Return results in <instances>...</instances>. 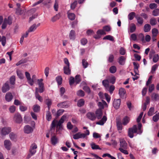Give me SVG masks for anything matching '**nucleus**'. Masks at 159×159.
Wrapping results in <instances>:
<instances>
[{
  "instance_id": "obj_1",
  "label": "nucleus",
  "mask_w": 159,
  "mask_h": 159,
  "mask_svg": "<svg viewBox=\"0 0 159 159\" xmlns=\"http://www.w3.org/2000/svg\"><path fill=\"white\" fill-rule=\"evenodd\" d=\"M120 148L119 150L121 152L125 155L128 154V152L126 150L128 148L127 143L123 138L119 139Z\"/></svg>"
},
{
  "instance_id": "obj_2",
  "label": "nucleus",
  "mask_w": 159,
  "mask_h": 159,
  "mask_svg": "<svg viewBox=\"0 0 159 159\" xmlns=\"http://www.w3.org/2000/svg\"><path fill=\"white\" fill-rule=\"evenodd\" d=\"M137 125H134L132 127L129 129L128 135L130 138H133L134 136V134L137 133Z\"/></svg>"
},
{
  "instance_id": "obj_3",
  "label": "nucleus",
  "mask_w": 159,
  "mask_h": 159,
  "mask_svg": "<svg viewBox=\"0 0 159 159\" xmlns=\"http://www.w3.org/2000/svg\"><path fill=\"white\" fill-rule=\"evenodd\" d=\"M11 131V128L9 127H5L0 129V131L2 135H6L8 134Z\"/></svg>"
},
{
  "instance_id": "obj_4",
  "label": "nucleus",
  "mask_w": 159,
  "mask_h": 159,
  "mask_svg": "<svg viewBox=\"0 0 159 159\" xmlns=\"http://www.w3.org/2000/svg\"><path fill=\"white\" fill-rule=\"evenodd\" d=\"M87 117L89 120L93 121L96 119V116L95 114L92 112H89L86 114Z\"/></svg>"
},
{
  "instance_id": "obj_5",
  "label": "nucleus",
  "mask_w": 159,
  "mask_h": 159,
  "mask_svg": "<svg viewBox=\"0 0 159 159\" xmlns=\"http://www.w3.org/2000/svg\"><path fill=\"white\" fill-rule=\"evenodd\" d=\"M59 142V139L56 135L51 136V143L53 145H55Z\"/></svg>"
},
{
  "instance_id": "obj_6",
  "label": "nucleus",
  "mask_w": 159,
  "mask_h": 159,
  "mask_svg": "<svg viewBox=\"0 0 159 159\" xmlns=\"http://www.w3.org/2000/svg\"><path fill=\"white\" fill-rule=\"evenodd\" d=\"M14 120L18 123H20L22 121V118L21 115L19 113H16L15 115Z\"/></svg>"
},
{
  "instance_id": "obj_7",
  "label": "nucleus",
  "mask_w": 159,
  "mask_h": 159,
  "mask_svg": "<svg viewBox=\"0 0 159 159\" xmlns=\"http://www.w3.org/2000/svg\"><path fill=\"white\" fill-rule=\"evenodd\" d=\"M121 103V100L120 99H115L113 102V105L114 108L116 109L119 108Z\"/></svg>"
},
{
  "instance_id": "obj_8",
  "label": "nucleus",
  "mask_w": 159,
  "mask_h": 159,
  "mask_svg": "<svg viewBox=\"0 0 159 159\" xmlns=\"http://www.w3.org/2000/svg\"><path fill=\"white\" fill-rule=\"evenodd\" d=\"M24 129L25 133L26 134H30L33 131V128L29 125L25 126Z\"/></svg>"
},
{
  "instance_id": "obj_9",
  "label": "nucleus",
  "mask_w": 159,
  "mask_h": 159,
  "mask_svg": "<svg viewBox=\"0 0 159 159\" xmlns=\"http://www.w3.org/2000/svg\"><path fill=\"white\" fill-rule=\"evenodd\" d=\"M98 105L99 107L101 109H103L104 107H107V105L106 102L103 100L101 102H98Z\"/></svg>"
},
{
  "instance_id": "obj_10",
  "label": "nucleus",
  "mask_w": 159,
  "mask_h": 159,
  "mask_svg": "<svg viewBox=\"0 0 159 159\" xmlns=\"http://www.w3.org/2000/svg\"><path fill=\"white\" fill-rule=\"evenodd\" d=\"M66 115H64L62 116L57 125V127L58 126H61V125H62V124L64 123V121L66 120Z\"/></svg>"
},
{
  "instance_id": "obj_11",
  "label": "nucleus",
  "mask_w": 159,
  "mask_h": 159,
  "mask_svg": "<svg viewBox=\"0 0 159 159\" xmlns=\"http://www.w3.org/2000/svg\"><path fill=\"white\" fill-rule=\"evenodd\" d=\"M95 113L96 114V118L97 117L98 119H100L102 115V111L100 109H98L96 111Z\"/></svg>"
},
{
  "instance_id": "obj_12",
  "label": "nucleus",
  "mask_w": 159,
  "mask_h": 159,
  "mask_svg": "<svg viewBox=\"0 0 159 159\" xmlns=\"http://www.w3.org/2000/svg\"><path fill=\"white\" fill-rule=\"evenodd\" d=\"M37 147V146L35 143L32 144L30 150V152H32L33 154H34L36 152V149Z\"/></svg>"
},
{
  "instance_id": "obj_13",
  "label": "nucleus",
  "mask_w": 159,
  "mask_h": 159,
  "mask_svg": "<svg viewBox=\"0 0 159 159\" xmlns=\"http://www.w3.org/2000/svg\"><path fill=\"white\" fill-rule=\"evenodd\" d=\"M4 145L5 148L8 150L11 149V143L10 141L8 140H6L4 142Z\"/></svg>"
},
{
  "instance_id": "obj_14",
  "label": "nucleus",
  "mask_w": 159,
  "mask_h": 159,
  "mask_svg": "<svg viewBox=\"0 0 159 159\" xmlns=\"http://www.w3.org/2000/svg\"><path fill=\"white\" fill-rule=\"evenodd\" d=\"M10 87L8 84L5 83L2 86V91L3 93H5L9 90Z\"/></svg>"
},
{
  "instance_id": "obj_15",
  "label": "nucleus",
  "mask_w": 159,
  "mask_h": 159,
  "mask_svg": "<svg viewBox=\"0 0 159 159\" xmlns=\"http://www.w3.org/2000/svg\"><path fill=\"white\" fill-rule=\"evenodd\" d=\"M64 72L67 75H70L71 74V70L70 69V66H65L63 67Z\"/></svg>"
},
{
  "instance_id": "obj_16",
  "label": "nucleus",
  "mask_w": 159,
  "mask_h": 159,
  "mask_svg": "<svg viewBox=\"0 0 159 159\" xmlns=\"http://www.w3.org/2000/svg\"><path fill=\"white\" fill-rule=\"evenodd\" d=\"M67 14L68 18L70 20H75V15L74 13H71L69 11H67Z\"/></svg>"
},
{
  "instance_id": "obj_17",
  "label": "nucleus",
  "mask_w": 159,
  "mask_h": 159,
  "mask_svg": "<svg viewBox=\"0 0 159 159\" xmlns=\"http://www.w3.org/2000/svg\"><path fill=\"white\" fill-rule=\"evenodd\" d=\"M13 98V96L12 94L10 92L7 93L5 95V99L6 100L9 102L11 101Z\"/></svg>"
},
{
  "instance_id": "obj_18",
  "label": "nucleus",
  "mask_w": 159,
  "mask_h": 159,
  "mask_svg": "<svg viewBox=\"0 0 159 159\" xmlns=\"http://www.w3.org/2000/svg\"><path fill=\"white\" fill-rule=\"evenodd\" d=\"M107 120V117L105 116H104L102 119L100 120L99 121L97 122L96 123V124L100 125H103L106 122Z\"/></svg>"
},
{
  "instance_id": "obj_19",
  "label": "nucleus",
  "mask_w": 159,
  "mask_h": 159,
  "mask_svg": "<svg viewBox=\"0 0 159 159\" xmlns=\"http://www.w3.org/2000/svg\"><path fill=\"white\" fill-rule=\"evenodd\" d=\"M125 93L126 91L124 89L121 88L119 89V93L121 98H124V96Z\"/></svg>"
},
{
  "instance_id": "obj_20",
  "label": "nucleus",
  "mask_w": 159,
  "mask_h": 159,
  "mask_svg": "<svg viewBox=\"0 0 159 159\" xmlns=\"http://www.w3.org/2000/svg\"><path fill=\"white\" fill-rule=\"evenodd\" d=\"M118 62L120 65H123L125 63L126 58L124 56H121L119 58Z\"/></svg>"
},
{
  "instance_id": "obj_21",
  "label": "nucleus",
  "mask_w": 159,
  "mask_h": 159,
  "mask_svg": "<svg viewBox=\"0 0 159 159\" xmlns=\"http://www.w3.org/2000/svg\"><path fill=\"white\" fill-rule=\"evenodd\" d=\"M151 26L149 24H146L143 27V31L145 32H147L150 31Z\"/></svg>"
},
{
  "instance_id": "obj_22",
  "label": "nucleus",
  "mask_w": 159,
  "mask_h": 159,
  "mask_svg": "<svg viewBox=\"0 0 159 159\" xmlns=\"http://www.w3.org/2000/svg\"><path fill=\"white\" fill-rule=\"evenodd\" d=\"M36 91L35 92V97L39 100L40 102H42L43 101V99L42 97L40 96L38 93V88H36Z\"/></svg>"
},
{
  "instance_id": "obj_23",
  "label": "nucleus",
  "mask_w": 159,
  "mask_h": 159,
  "mask_svg": "<svg viewBox=\"0 0 159 159\" xmlns=\"http://www.w3.org/2000/svg\"><path fill=\"white\" fill-rule=\"evenodd\" d=\"M57 106L60 108H66L68 107V105L66 102H65L58 103Z\"/></svg>"
},
{
  "instance_id": "obj_24",
  "label": "nucleus",
  "mask_w": 159,
  "mask_h": 159,
  "mask_svg": "<svg viewBox=\"0 0 159 159\" xmlns=\"http://www.w3.org/2000/svg\"><path fill=\"white\" fill-rule=\"evenodd\" d=\"M28 61L27 58L22 59L16 64V66H18L21 64H24L27 62Z\"/></svg>"
},
{
  "instance_id": "obj_25",
  "label": "nucleus",
  "mask_w": 159,
  "mask_h": 159,
  "mask_svg": "<svg viewBox=\"0 0 159 159\" xmlns=\"http://www.w3.org/2000/svg\"><path fill=\"white\" fill-rule=\"evenodd\" d=\"M135 18L137 20L138 24H139L140 25H142L143 24V20L142 18L139 16H136L135 17Z\"/></svg>"
},
{
  "instance_id": "obj_26",
  "label": "nucleus",
  "mask_w": 159,
  "mask_h": 159,
  "mask_svg": "<svg viewBox=\"0 0 159 159\" xmlns=\"http://www.w3.org/2000/svg\"><path fill=\"white\" fill-rule=\"evenodd\" d=\"M2 42V44L3 46H5L6 43V38L5 36H1L0 35V42Z\"/></svg>"
},
{
  "instance_id": "obj_27",
  "label": "nucleus",
  "mask_w": 159,
  "mask_h": 159,
  "mask_svg": "<svg viewBox=\"0 0 159 159\" xmlns=\"http://www.w3.org/2000/svg\"><path fill=\"white\" fill-rule=\"evenodd\" d=\"M85 101L83 99H80L79 100L77 103V105L79 107L83 106L84 104Z\"/></svg>"
},
{
  "instance_id": "obj_28",
  "label": "nucleus",
  "mask_w": 159,
  "mask_h": 159,
  "mask_svg": "<svg viewBox=\"0 0 159 159\" xmlns=\"http://www.w3.org/2000/svg\"><path fill=\"white\" fill-rule=\"evenodd\" d=\"M109 81L108 80H104L102 81V84L105 88L107 89H109Z\"/></svg>"
},
{
  "instance_id": "obj_29",
  "label": "nucleus",
  "mask_w": 159,
  "mask_h": 159,
  "mask_svg": "<svg viewBox=\"0 0 159 159\" xmlns=\"http://www.w3.org/2000/svg\"><path fill=\"white\" fill-rule=\"evenodd\" d=\"M159 98V95L155 93H153L151 95V98L152 100L156 101L158 100Z\"/></svg>"
},
{
  "instance_id": "obj_30",
  "label": "nucleus",
  "mask_w": 159,
  "mask_h": 159,
  "mask_svg": "<svg viewBox=\"0 0 159 159\" xmlns=\"http://www.w3.org/2000/svg\"><path fill=\"white\" fill-rule=\"evenodd\" d=\"M60 14H56L55 16L53 17L51 19V21L52 22H54L57 20L59 19L60 18Z\"/></svg>"
},
{
  "instance_id": "obj_31",
  "label": "nucleus",
  "mask_w": 159,
  "mask_h": 159,
  "mask_svg": "<svg viewBox=\"0 0 159 159\" xmlns=\"http://www.w3.org/2000/svg\"><path fill=\"white\" fill-rule=\"evenodd\" d=\"M52 100L51 99L48 98L46 99L45 103L47 105L48 107V110H49L50 107V106L52 105Z\"/></svg>"
},
{
  "instance_id": "obj_32",
  "label": "nucleus",
  "mask_w": 159,
  "mask_h": 159,
  "mask_svg": "<svg viewBox=\"0 0 159 159\" xmlns=\"http://www.w3.org/2000/svg\"><path fill=\"white\" fill-rule=\"evenodd\" d=\"M75 31L71 30L69 34V38L70 39H75Z\"/></svg>"
},
{
  "instance_id": "obj_33",
  "label": "nucleus",
  "mask_w": 159,
  "mask_h": 159,
  "mask_svg": "<svg viewBox=\"0 0 159 159\" xmlns=\"http://www.w3.org/2000/svg\"><path fill=\"white\" fill-rule=\"evenodd\" d=\"M136 29V27L134 23H132L131 24L130 27V33H133L134 32Z\"/></svg>"
},
{
  "instance_id": "obj_34",
  "label": "nucleus",
  "mask_w": 159,
  "mask_h": 159,
  "mask_svg": "<svg viewBox=\"0 0 159 159\" xmlns=\"http://www.w3.org/2000/svg\"><path fill=\"white\" fill-rule=\"evenodd\" d=\"M158 30L156 28H153L152 30V36L156 37L158 34Z\"/></svg>"
},
{
  "instance_id": "obj_35",
  "label": "nucleus",
  "mask_w": 159,
  "mask_h": 159,
  "mask_svg": "<svg viewBox=\"0 0 159 159\" xmlns=\"http://www.w3.org/2000/svg\"><path fill=\"white\" fill-rule=\"evenodd\" d=\"M37 28L36 25L35 24H33L31 26L28 30L29 32H33Z\"/></svg>"
},
{
  "instance_id": "obj_36",
  "label": "nucleus",
  "mask_w": 159,
  "mask_h": 159,
  "mask_svg": "<svg viewBox=\"0 0 159 159\" xmlns=\"http://www.w3.org/2000/svg\"><path fill=\"white\" fill-rule=\"evenodd\" d=\"M91 146L92 148L93 149H99L101 150V148H100L99 146L97 145H96L95 143H93L91 144Z\"/></svg>"
},
{
  "instance_id": "obj_37",
  "label": "nucleus",
  "mask_w": 159,
  "mask_h": 159,
  "mask_svg": "<svg viewBox=\"0 0 159 159\" xmlns=\"http://www.w3.org/2000/svg\"><path fill=\"white\" fill-rule=\"evenodd\" d=\"M109 70L111 73L114 74L115 73L116 71V68L115 66H113L110 68Z\"/></svg>"
},
{
  "instance_id": "obj_38",
  "label": "nucleus",
  "mask_w": 159,
  "mask_h": 159,
  "mask_svg": "<svg viewBox=\"0 0 159 159\" xmlns=\"http://www.w3.org/2000/svg\"><path fill=\"white\" fill-rule=\"evenodd\" d=\"M129 118L127 117L126 116L125 117L123 120V124L124 125H127L129 122Z\"/></svg>"
},
{
  "instance_id": "obj_39",
  "label": "nucleus",
  "mask_w": 159,
  "mask_h": 159,
  "mask_svg": "<svg viewBox=\"0 0 159 159\" xmlns=\"http://www.w3.org/2000/svg\"><path fill=\"white\" fill-rule=\"evenodd\" d=\"M135 12H132L129 13L128 15V17L130 20H133L134 17L135 16Z\"/></svg>"
},
{
  "instance_id": "obj_40",
  "label": "nucleus",
  "mask_w": 159,
  "mask_h": 159,
  "mask_svg": "<svg viewBox=\"0 0 159 159\" xmlns=\"http://www.w3.org/2000/svg\"><path fill=\"white\" fill-rule=\"evenodd\" d=\"M16 73L17 76L19 78L21 79H22L24 78V75L22 73L21 71L17 70L16 71Z\"/></svg>"
},
{
  "instance_id": "obj_41",
  "label": "nucleus",
  "mask_w": 159,
  "mask_h": 159,
  "mask_svg": "<svg viewBox=\"0 0 159 159\" xmlns=\"http://www.w3.org/2000/svg\"><path fill=\"white\" fill-rule=\"evenodd\" d=\"M154 108L153 107H152L150 108L148 112V115L151 116H152L154 113Z\"/></svg>"
},
{
  "instance_id": "obj_42",
  "label": "nucleus",
  "mask_w": 159,
  "mask_h": 159,
  "mask_svg": "<svg viewBox=\"0 0 159 159\" xmlns=\"http://www.w3.org/2000/svg\"><path fill=\"white\" fill-rule=\"evenodd\" d=\"M116 125L118 129L121 130L122 129V127L121 121L120 120L117 121L116 122Z\"/></svg>"
},
{
  "instance_id": "obj_43",
  "label": "nucleus",
  "mask_w": 159,
  "mask_h": 159,
  "mask_svg": "<svg viewBox=\"0 0 159 159\" xmlns=\"http://www.w3.org/2000/svg\"><path fill=\"white\" fill-rule=\"evenodd\" d=\"M152 15L154 16H157L159 15V9L157 8L153 11Z\"/></svg>"
},
{
  "instance_id": "obj_44",
  "label": "nucleus",
  "mask_w": 159,
  "mask_h": 159,
  "mask_svg": "<svg viewBox=\"0 0 159 159\" xmlns=\"http://www.w3.org/2000/svg\"><path fill=\"white\" fill-rule=\"evenodd\" d=\"M82 64L84 68H86L89 65V63L87 61L84 59H83L82 61Z\"/></svg>"
},
{
  "instance_id": "obj_45",
  "label": "nucleus",
  "mask_w": 159,
  "mask_h": 159,
  "mask_svg": "<svg viewBox=\"0 0 159 159\" xmlns=\"http://www.w3.org/2000/svg\"><path fill=\"white\" fill-rule=\"evenodd\" d=\"M40 109V107L38 105H35L34 106L33 110L35 112H38Z\"/></svg>"
},
{
  "instance_id": "obj_46",
  "label": "nucleus",
  "mask_w": 159,
  "mask_h": 159,
  "mask_svg": "<svg viewBox=\"0 0 159 159\" xmlns=\"http://www.w3.org/2000/svg\"><path fill=\"white\" fill-rule=\"evenodd\" d=\"M80 75H77L75 77V82L76 84L79 83L81 81Z\"/></svg>"
},
{
  "instance_id": "obj_47",
  "label": "nucleus",
  "mask_w": 159,
  "mask_h": 159,
  "mask_svg": "<svg viewBox=\"0 0 159 159\" xmlns=\"http://www.w3.org/2000/svg\"><path fill=\"white\" fill-rule=\"evenodd\" d=\"M103 39H107L111 41H114V39L113 36L110 35H108L104 37L103 38Z\"/></svg>"
},
{
  "instance_id": "obj_48",
  "label": "nucleus",
  "mask_w": 159,
  "mask_h": 159,
  "mask_svg": "<svg viewBox=\"0 0 159 159\" xmlns=\"http://www.w3.org/2000/svg\"><path fill=\"white\" fill-rule=\"evenodd\" d=\"M51 118L52 116L51 113L49 111H47L46 113V119L47 120L49 121L51 120Z\"/></svg>"
},
{
  "instance_id": "obj_49",
  "label": "nucleus",
  "mask_w": 159,
  "mask_h": 159,
  "mask_svg": "<svg viewBox=\"0 0 159 159\" xmlns=\"http://www.w3.org/2000/svg\"><path fill=\"white\" fill-rule=\"evenodd\" d=\"M9 137L11 140H14L16 139L17 137V136L16 134L11 132L10 134Z\"/></svg>"
},
{
  "instance_id": "obj_50",
  "label": "nucleus",
  "mask_w": 159,
  "mask_h": 159,
  "mask_svg": "<svg viewBox=\"0 0 159 159\" xmlns=\"http://www.w3.org/2000/svg\"><path fill=\"white\" fill-rule=\"evenodd\" d=\"M7 23V18H5L4 19V21L2 26V29H4L6 28Z\"/></svg>"
},
{
  "instance_id": "obj_51",
  "label": "nucleus",
  "mask_w": 159,
  "mask_h": 159,
  "mask_svg": "<svg viewBox=\"0 0 159 159\" xmlns=\"http://www.w3.org/2000/svg\"><path fill=\"white\" fill-rule=\"evenodd\" d=\"M150 22L152 25H154L156 24L157 22L155 18H152L150 19Z\"/></svg>"
},
{
  "instance_id": "obj_52",
  "label": "nucleus",
  "mask_w": 159,
  "mask_h": 159,
  "mask_svg": "<svg viewBox=\"0 0 159 159\" xmlns=\"http://www.w3.org/2000/svg\"><path fill=\"white\" fill-rule=\"evenodd\" d=\"M56 80L58 84L60 85L62 83V78L61 76H58L56 78Z\"/></svg>"
},
{
  "instance_id": "obj_53",
  "label": "nucleus",
  "mask_w": 159,
  "mask_h": 159,
  "mask_svg": "<svg viewBox=\"0 0 159 159\" xmlns=\"http://www.w3.org/2000/svg\"><path fill=\"white\" fill-rule=\"evenodd\" d=\"M54 8L56 11H58V3L57 0H56L55 1V3L54 5Z\"/></svg>"
},
{
  "instance_id": "obj_54",
  "label": "nucleus",
  "mask_w": 159,
  "mask_h": 159,
  "mask_svg": "<svg viewBox=\"0 0 159 159\" xmlns=\"http://www.w3.org/2000/svg\"><path fill=\"white\" fill-rule=\"evenodd\" d=\"M56 121L55 120H54L52 121L50 129L51 130H52V129L54 130L56 126Z\"/></svg>"
},
{
  "instance_id": "obj_55",
  "label": "nucleus",
  "mask_w": 159,
  "mask_h": 159,
  "mask_svg": "<svg viewBox=\"0 0 159 159\" xmlns=\"http://www.w3.org/2000/svg\"><path fill=\"white\" fill-rule=\"evenodd\" d=\"M159 56L158 54L155 55L153 58V61L154 62H157L159 60Z\"/></svg>"
},
{
  "instance_id": "obj_56",
  "label": "nucleus",
  "mask_w": 159,
  "mask_h": 159,
  "mask_svg": "<svg viewBox=\"0 0 159 159\" xmlns=\"http://www.w3.org/2000/svg\"><path fill=\"white\" fill-rule=\"evenodd\" d=\"M77 94L78 96L81 97H83L84 95V91L82 90H80L78 91L77 93Z\"/></svg>"
},
{
  "instance_id": "obj_57",
  "label": "nucleus",
  "mask_w": 159,
  "mask_h": 159,
  "mask_svg": "<svg viewBox=\"0 0 159 159\" xmlns=\"http://www.w3.org/2000/svg\"><path fill=\"white\" fill-rule=\"evenodd\" d=\"M159 119V113L156 114L153 117V120L155 122H157Z\"/></svg>"
},
{
  "instance_id": "obj_58",
  "label": "nucleus",
  "mask_w": 159,
  "mask_h": 159,
  "mask_svg": "<svg viewBox=\"0 0 159 159\" xmlns=\"http://www.w3.org/2000/svg\"><path fill=\"white\" fill-rule=\"evenodd\" d=\"M114 56L112 54H110L109 55L108 58V61L109 62H112L114 61Z\"/></svg>"
},
{
  "instance_id": "obj_59",
  "label": "nucleus",
  "mask_w": 159,
  "mask_h": 159,
  "mask_svg": "<svg viewBox=\"0 0 159 159\" xmlns=\"http://www.w3.org/2000/svg\"><path fill=\"white\" fill-rule=\"evenodd\" d=\"M43 81V79H41L40 80L38 79V84L39 85V88L43 87V84L42 82Z\"/></svg>"
},
{
  "instance_id": "obj_60",
  "label": "nucleus",
  "mask_w": 159,
  "mask_h": 159,
  "mask_svg": "<svg viewBox=\"0 0 159 159\" xmlns=\"http://www.w3.org/2000/svg\"><path fill=\"white\" fill-rule=\"evenodd\" d=\"M157 4L155 3H151L149 5V7L151 9H153L157 8Z\"/></svg>"
},
{
  "instance_id": "obj_61",
  "label": "nucleus",
  "mask_w": 159,
  "mask_h": 159,
  "mask_svg": "<svg viewBox=\"0 0 159 159\" xmlns=\"http://www.w3.org/2000/svg\"><path fill=\"white\" fill-rule=\"evenodd\" d=\"M77 4V2L76 1H75L72 3L70 6V8L72 10H74Z\"/></svg>"
},
{
  "instance_id": "obj_62",
  "label": "nucleus",
  "mask_w": 159,
  "mask_h": 159,
  "mask_svg": "<svg viewBox=\"0 0 159 159\" xmlns=\"http://www.w3.org/2000/svg\"><path fill=\"white\" fill-rule=\"evenodd\" d=\"M9 110L11 113H14L16 110V107L14 106H11L9 107Z\"/></svg>"
},
{
  "instance_id": "obj_63",
  "label": "nucleus",
  "mask_w": 159,
  "mask_h": 159,
  "mask_svg": "<svg viewBox=\"0 0 159 159\" xmlns=\"http://www.w3.org/2000/svg\"><path fill=\"white\" fill-rule=\"evenodd\" d=\"M115 77L114 76H112L109 79L108 81L109 82L114 84L115 82Z\"/></svg>"
},
{
  "instance_id": "obj_64",
  "label": "nucleus",
  "mask_w": 159,
  "mask_h": 159,
  "mask_svg": "<svg viewBox=\"0 0 159 159\" xmlns=\"http://www.w3.org/2000/svg\"><path fill=\"white\" fill-rule=\"evenodd\" d=\"M23 13V11L20 8H17L16 9V13L17 15H21Z\"/></svg>"
}]
</instances>
